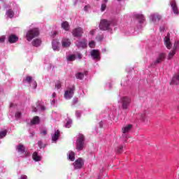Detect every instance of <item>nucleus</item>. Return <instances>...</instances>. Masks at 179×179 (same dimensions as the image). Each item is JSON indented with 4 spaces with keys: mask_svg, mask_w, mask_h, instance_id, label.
<instances>
[{
    "mask_svg": "<svg viewBox=\"0 0 179 179\" xmlns=\"http://www.w3.org/2000/svg\"><path fill=\"white\" fill-rule=\"evenodd\" d=\"M40 36V30L38 28H33L27 31L26 34V38L27 41H31L35 37Z\"/></svg>",
    "mask_w": 179,
    "mask_h": 179,
    "instance_id": "obj_1",
    "label": "nucleus"
},
{
    "mask_svg": "<svg viewBox=\"0 0 179 179\" xmlns=\"http://www.w3.org/2000/svg\"><path fill=\"white\" fill-rule=\"evenodd\" d=\"M85 148V135L80 134L76 143V148L77 150H83Z\"/></svg>",
    "mask_w": 179,
    "mask_h": 179,
    "instance_id": "obj_2",
    "label": "nucleus"
},
{
    "mask_svg": "<svg viewBox=\"0 0 179 179\" xmlns=\"http://www.w3.org/2000/svg\"><path fill=\"white\" fill-rule=\"evenodd\" d=\"M131 17L136 22H138V23H145L146 22V17L145 15L141 13H133Z\"/></svg>",
    "mask_w": 179,
    "mask_h": 179,
    "instance_id": "obj_3",
    "label": "nucleus"
},
{
    "mask_svg": "<svg viewBox=\"0 0 179 179\" xmlns=\"http://www.w3.org/2000/svg\"><path fill=\"white\" fill-rule=\"evenodd\" d=\"M170 5L171 8L172 12H173V15L176 16H178L179 15V8L178 5L177 4V1L176 0H171Z\"/></svg>",
    "mask_w": 179,
    "mask_h": 179,
    "instance_id": "obj_4",
    "label": "nucleus"
},
{
    "mask_svg": "<svg viewBox=\"0 0 179 179\" xmlns=\"http://www.w3.org/2000/svg\"><path fill=\"white\" fill-rule=\"evenodd\" d=\"M148 17L150 19V22H152L153 23H156V22H160V20H162V15L157 13L150 14Z\"/></svg>",
    "mask_w": 179,
    "mask_h": 179,
    "instance_id": "obj_5",
    "label": "nucleus"
},
{
    "mask_svg": "<svg viewBox=\"0 0 179 179\" xmlns=\"http://www.w3.org/2000/svg\"><path fill=\"white\" fill-rule=\"evenodd\" d=\"M75 92V85H73L72 87L68 88L67 90L64 92L65 99H71L73 97V93Z\"/></svg>",
    "mask_w": 179,
    "mask_h": 179,
    "instance_id": "obj_6",
    "label": "nucleus"
},
{
    "mask_svg": "<svg viewBox=\"0 0 179 179\" xmlns=\"http://www.w3.org/2000/svg\"><path fill=\"white\" fill-rule=\"evenodd\" d=\"M16 150L18 153H25V156H29L30 152H27L26 147L23 144H20L16 146Z\"/></svg>",
    "mask_w": 179,
    "mask_h": 179,
    "instance_id": "obj_7",
    "label": "nucleus"
},
{
    "mask_svg": "<svg viewBox=\"0 0 179 179\" xmlns=\"http://www.w3.org/2000/svg\"><path fill=\"white\" fill-rule=\"evenodd\" d=\"M122 107L123 110H127L128 108V106L131 103V99L129 97L124 96L122 98Z\"/></svg>",
    "mask_w": 179,
    "mask_h": 179,
    "instance_id": "obj_8",
    "label": "nucleus"
},
{
    "mask_svg": "<svg viewBox=\"0 0 179 179\" xmlns=\"http://www.w3.org/2000/svg\"><path fill=\"white\" fill-rule=\"evenodd\" d=\"M84 164H85V162H83V159L82 158L77 159L73 163L74 168L76 169H82Z\"/></svg>",
    "mask_w": 179,
    "mask_h": 179,
    "instance_id": "obj_9",
    "label": "nucleus"
},
{
    "mask_svg": "<svg viewBox=\"0 0 179 179\" xmlns=\"http://www.w3.org/2000/svg\"><path fill=\"white\" fill-rule=\"evenodd\" d=\"M72 34L73 37H82V34H83V29L81 27L76 28L73 30Z\"/></svg>",
    "mask_w": 179,
    "mask_h": 179,
    "instance_id": "obj_10",
    "label": "nucleus"
},
{
    "mask_svg": "<svg viewBox=\"0 0 179 179\" xmlns=\"http://www.w3.org/2000/svg\"><path fill=\"white\" fill-rule=\"evenodd\" d=\"M164 44L168 50H170L172 47L171 42L170 41V33H168L164 38Z\"/></svg>",
    "mask_w": 179,
    "mask_h": 179,
    "instance_id": "obj_11",
    "label": "nucleus"
},
{
    "mask_svg": "<svg viewBox=\"0 0 179 179\" xmlns=\"http://www.w3.org/2000/svg\"><path fill=\"white\" fill-rule=\"evenodd\" d=\"M71 44H72V43L69 38H65L62 41V45L64 48H68V47H71Z\"/></svg>",
    "mask_w": 179,
    "mask_h": 179,
    "instance_id": "obj_12",
    "label": "nucleus"
},
{
    "mask_svg": "<svg viewBox=\"0 0 179 179\" xmlns=\"http://www.w3.org/2000/svg\"><path fill=\"white\" fill-rule=\"evenodd\" d=\"M19 41V37L15 34H11L8 36V42L10 44H13L15 43H17Z\"/></svg>",
    "mask_w": 179,
    "mask_h": 179,
    "instance_id": "obj_13",
    "label": "nucleus"
},
{
    "mask_svg": "<svg viewBox=\"0 0 179 179\" xmlns=\"http://www.w3.org/2000/svg\"><path fill=\"white\" fill-rule=\"evenodd\" d=\"M6 17L7 19H13L15 17V11L12 9H8L6 12Z\"/></svg>",
    "mask_w": 179,
    "mask_h": 179,
    "instance_id": "obj_14",
    "label": "nucleus"
},
{
    "mask_svg": "<svg viewBox=\"0 0 179 179\" xmlns=\"http://www.w3.org/2000/svg\"><path fill=\"white\" fill-rule=\"evenodd\" d=\"M166 59V54L161 53L159 54L158 58H157L156 61L155 62V64H160L161 62H163Z\"/></svg>",
    "mask_w": 179,
    "mask_h": 179,
    "instance_id": "obj_15",
    "label": "nucleus"
},
{
    "mask_svg": "<svg viewBox=\"0 0 179 179\" xmlns=\"http://www.w3.org/2000/svg\"><path fill=\"white\" fill-rule=\"evenodd\" d=\"M91 55L94 59H100V52L97 50H93L91 52Z\"/></svg>",
    "mask_w": 179,
    "mask_h": 179,
    "instance_id": "obj_16",
    "label": "nucleus"
},
{
    "mask_svg": "<svg viewBox=\"0 0 179 179\" xmlns=\"http://www.w3.org/2000/svg\"><path fill=\"white\" fill-rule=\"evenodd\" d=\"M100 30L106 31L110 30V24L108 23H100L99 24Z\"/></svg>",
    "mask_w": 179,
    "mask_h": 179,
    "instance_id": "obj_17",
    "label": "nucleus"
},
{
    "mask_svg": "<svg viewBox=\"0 0 179 179\" xmlns=\"http://www.w3.org/2000/svg\"><path fill=\"white\" fill-rule=\"evenodd\" d=\"M38 124H40V117L35 116L31 121V125H37Z\"/></svg>",
    "mask_w": 179,
    "mask_h": 179,
    "instance_id": "obj_18",
    "label": "nucleus"
},
{
    "mask_svg": "<svg viewBox=\"0 0 179 179\" xmlns=\"http://www.w3.org/2000/svg\"><path fill=\"white\" fill-rule=\"evenodd\" d=\"M76 45H77L78 48H85V47H86V42L78 41L76 42Z\"/></svg>",
    "mask_w": 179,
    "mask_h": 179,
    "instance_id": "obj_19",
    "label": "nucleus"
},
{
    "mask_svg": "<svg viewBox=\"0 0 179 179\" xmlns=\"http://www.w3.org/2000/svg\"><path fill=\"white\" fill-rule=\"evenodd\" d=\"M67 157L71 162H75V152L73 151H69L67 154Z\"/></svg>",
    "mask_w": 179,
    "mask_h": 179,
    "instance_id": "obj_20",
    "label": "nucleus"
},
{
    "mask_svg": "<svg viewBox=\"0 0 179 179\" xmlns=\"http://www.w3.org/2000/svg\"><path fill=\"white\" fill-rule=\"evenodd\" d=\"M32 159L34 162H41V157L38 156V153L37 152H34L32 155Z\"/></svg>",
    "mask_w": 179,
    "mask_h": 179,
    "instance_id": "obj_21",
    "label": "nucleus"
},
{
    "mask_svg": "<svg viewBox=\"0 0 179 179\" xmlns=\"http://www.w3.org/2000/svg\"><path fill=\"white\" fill-rule=\"evenodd\" d=\"M13 10L15 12V15H19V12L20 11V7H19L18 4L16 3H13Z\"/></svg>",
    "mask_w": 179,
    "mask_h": 179,
    "instance_id": "obj_22",
    "label": "nucleus"
},
{
    "mask_svg": "<svg viewBox=\"0 0 179 179\" xmlns=\"http://www.w3.org/2000/svg\"><path fill=\"white\" fill-rule=\"evenodd\" d=\"M132 129V124H128L127 126L122 127V132L123 134H127L131 131Z\"/></svg>",
    "mask_w": 179,
    "mask_h": 179,
    "instance_id": "obj_23",
    "label": "nucleus"
},
{
    "mask_svg": "<svg viewBox=\"0 0 179 179\" xmlns=\"http://www.w3.org/2000/svg\"><path fill=\"white\" fill-rule=\"evenodd\" d=\"M32 45L34 47H40L41 45V39H35L32 41Z\"/></svg>",
    "mask_w": 179,
    "mask_h": 179,
    "instance_id": "obj_24",
    "label": "nucleus"
},
{
    "mask_svg": "<svg viewBox=\"0 0 179 179\" xmlns=\"http://www.w3.org/2000/svg\"><path fill=\"white\" fill-rule=\"evenodd\" d=\"M58 138H59V130L55 131L54 136L52 137V141L56 142V141H58Z\"/></svg>",
    "mask_w": 179,
    "mask_h": 179,
    "instance_id": "obj_25",
    "label": "nucleus"
},
{
    "mask_svg": "<svg viewBox=\"0 0 179 179\" xmlns=\"http://www.w3.org/2000/svg\"><path fill=\"white\" fill-rule=\"evenodd\" d=\"M62 29H64V30H66V31H69V24L62 23Z\"/></svg>",
    "mask_w": 179,
    "mask_h": 179,
    "instance_id": "obj_26",
    "label": "nucleus"
},
{
    "mask_svg": "<svg viewBox=\"0 0 179 179\" xmlns=\"http://www.w3.org/2000/svg\"><path fill=\"white\" fill-rule=\"evenodd\" d=\"M76 79H80V80H82V79H83V78H85V74L83 73H78L76 75Z\"/></svg>",
    "mask_w": 179,
    "mask_h": 179,
    "instance_id": "obj_27",
    "label": "nucleus"
},
{
    "mask_svg": "<svg viewBox=\"0 0 179 179\" xmlns=\"http://www.w3.org/2000/svg\"><path fill=\"white\" fill-rule=\"evenodd\" d=\"M174 55H176V50H172V51L169 52L168 55V59H171Z\"/></svg>",
    "mask_w": 179,
    "mask_h": 179,
    "instance_id": "obj_28",
    "label": "nucleus"
},
{
    "mask_svg": "<svg viewBox=\"0 0 179 179\" xmlns=\"http://www.w3.org/2000/svg\"><path fill=\"white\" fill-rule=\"evenodd\" d=\"M6 134H8V130L0 131V139H2V138H5V136H6Z\"/></svg>",
    "mask_w": 179,
    "mask_h": 179,
    "instance_id": "obj_29",
    "label": "nucleus"
},
{
    "mask_svg": "<svg viewBox=\"0 0 179 179\" xmlns=\"http://www.w3.org/2000/svg\"><path fill=\"white\" fill-rule=\"evenodd\" d=\"M89 46L90 47V48H94V47H96V43L92 41L89 43Z\"/></svg>",
    "mask_w": 179,
    "mask_h": 179,
    "instance_id": "obj_30",
    "label": "nucleus"
},
{
    "mask_svg": "<svg viewBox=\"0 0 179 179\" xmlns=\"http://www.w3.org/2000/svg\"><path fill=\"white\" fill-rule=\"evenodd\" d=\"M103 38H104V37L103 36V35H98V36L96 37V41H103Z\"/></svg>",
    "mask_w": 179,
    "mask_h": 179,
    "instance_id": "obj_31",
    "label": "nucleus"
},
{
    "mask_svg": "<svg viewBox=\"0 0 179 179\" xmlns=\"http://www.w3.org/2000/svg\"><path fill=\"white\" fill-rule=\"evenodd\" d=\"M68 61H75L76 57L75 55H72L68 57L67 58Z\"/></svg>",
    "mask_w": 179,
    "mask_h": 179,
    "instance_id": "obj_32",
    "label": "nucleus"
},
{
    "mask_svg": "<svg viewBox=\"0 0 179 179\" xmlns=\"http://www.w3.org/2000/svg\"><path fill=\"white\" fill-rule=\"evenodd\" d=\"M106 8H107L106 3H102L101 7V12H104L106 10Z\"/></svg>",
    "mask_w": 179,
    "mask_h": 179,
    "instance_id": "obj_33",
    "label": "nucleus"
},
{
    "mask_svg": "<svg viewBox=\"0 0 179 179\" xmlns=\"http://www.w3.org/2000/svg\"><path fill=\"white\" fill-rule=\"evenodd\" d=\"M26 82H28V83H30L31 80H33V78L31 76H27L26 78Z\"/></svg>",
    "mask_w": 179,
    "mask_h": 179,
    "instance_id": "obj_34",
    "label": "nucleus"
},
{
    "mask_svg": "<svg viewBox=\"0 0 179 179\" xmlns=\"http://www.w3.org/2000/svg\"><path fill=\"white\" fill-rule=\"evenodd\" d=\"M178 47V41H176L173 45V51H176V50H177Z\"/></svg>",
    "mask_w": 179,
    "mask_h": 179,
    "instance_id": "obj_35",
    "label": "nucleus"
},
{
    "mask_svg": "<svg viewBox=\"0 0 179 179\" xmlns=\"http://www.w3.org/2000/svg\"><path fill=\"white\" fill-rule=\"evenodd\" d=\"M38 145L40 149L44 148V145H43V141H39L38 142Z\"/></svg>",
    "mask_w": 179,
    "mask_h": 179,
    "instance_id": "obj_36",
    "label": "nucleus"
},
{
    "mask_svg": "<svg viewBox=\"0 0 179 179\" xmlns=\"http://www.w3.org/2000/svg\"><path fill=\"white\" fill-rule=\"evenodd\" d=\"M122 149H124V147L120 145L117 149V153H121V152H122Z\"/></svg>",
    "mask_w": 179,
    "mask_h": 179,
    "instance_id": "obj_37",
    "label": "nucleus"
},
{
    "mask_svg": "<svg viewBox=\"0 0 179 179\" xmlns=\"http://www.w3.org/2000/svg\"><path fill=\"white\" fill-rule=\"evenodd\" d=\"M5 36H1L0 37V43H4L5 42Z\"/></svg>",
    "mask_w": 179,
    "mask_h": 179,
    "instance_id": "obj_38",
    "label": "nucleus"
},
{
    "mask_svg": "<svg viewBox=\"0 0 179 179\" xmlns=\"http://www.w3.org/2000/svg\"><path fill=\"white\" fill-rule=\"evenodd\" d=\"M89 9H90V6H85L84 7L85 12H87L89 10Z\"/></svg>",
    "mask_w": 179,
    "mask_h": 179,
    "instance_id": "obj_39",
    "label": "nucleus"
},
{
    "mask_svg": "<svg viewBox=\"0 0 179 179\" xmlns=\"http://www.w3.org/2000/svg\"><path fill=\"white\" fill-rule=\"evenodd\" d=\"M100 23H110V21H108L106 19H103V20H101Z\"/></svg>",
    "mask_w": 179,
    "mask_h": 179,
    "instance_id": "obj_40",
    "label": "nucleus"
},
{
    "mask_svg": "<svg viewBox=\"0 0 179 179\" xmlns=\"http://www.w3.org/2000/svg\"><path fill=\"white\" fill-rule=\"evenodd\" d=\"M55 88H56V89H61V83H57L55 85Z\"/></svg>",
    "mask_w": 179,
    "mask_h": 179,
    "instance_id": "obj_41",
    "label": "nucleus"
},
{
    "mask_svg": "<svg viewBox=\"0 0 179 179\" xmlns=\"http://www.w3.org/2000/svg\"><path fill=\"white\" fill-rule=\"evenodd\" d=\"M20 115H22V113H21L20 112H17V113H15V117H16L17 118H20Z\"/></svg>",
    "mask_w": 179,
    "mask_h": 179,
    "instance_id": "obj_42",
    "label": "nucleus"
},
{
    "mask_svg": "<svg viewBox=\"0 0 179 179\" xmlns=\"http://www.w3.org/2000/svg\"><path fill=\"white\" fill-rule=\"evenodd\" d=\"M69 125H71V122L68 121L65 124L66 128H69Z\"/></svg>",
    "mask_w": 179,
    "mask_h": 179,
    "instance_id": "obj_43",
    "label": "nucleus"
},
{
    "mask_svg": "<svg viewBox=\"0 0 179 179\" xmlns=\"http://www.w3.org/2000/svg\"><path fill=\"white\" fill-rule=\"evenodd\" d=\"M41 134H43V135H45L47 134V130L45 129H43L41 131Z\"/></svg>",
    "mask_w": 179,
    "mask_h": 179,
    "instance_id": "obj_44",
    "label": "nucleus"
},
{
    "mask_svg": "<svg viewBox=\"0 0 179 179\" xmlns=\"http://www.w3.org/2000/svg\"><path fill=\"white\" fill-rule=\"evenodd\" d=\"M20 179H27V176L26 175H22Z\"/></svg>",
    "mask_w": 179,
    "mask_h": 179,
    "instance_id": "obj_45",
    "label": "nucleus"
},
{
    "mask_svg": "<svg viewBox=\"0 0 179 179\" xmlns=\"http://www.w3.org/2000/svg\"><path fill=\"white\" fill-rule=\"evenodd\" d=\"M73 103H74V104H76V103H78V99H74Z\"/></svg>",
    "mask_w": 179,
    "mask_h": 179,
    "instance_id": "obj_46",
    "label": "nucleus"
},
{
    "mask_svg": "<svg viewBox=\"0 0 179 179\" xmlns=\"http://www.w3.org/2000/svg\"><path fill=\"white\" fill-rule=\"evenodd\" d=\"M41 110L42 111L45 110V106L41 107Z\"/></svg>",
    "mask_w": 179,
    "mask_h": 179,
    "instance_id": "obj_47",
    "label": "nucleus"
},
{
    "mask_svg": "<svg viewBox=\"0 0 179 179\" xmlns=\"http://www.w3.org/2000/svg\"><path fill=\"white\" fill-rule=\"evenodd\" d=\"M52 48H53V50H57V46H55V45H52Z\"/></svg>",
    "mask_w": 179,
    "mask_h": 179,
    "instance_id": "obj_48",
    "label": "nucleus"
},
{
    "mask_svg": "<svg viewBox=\"0 0 179 179\" xmlns=\"http://www.w3.org/2000/svg\"><path fill=\"white\" fill-rule=\"evenodd\" d=\"M90 34H92V36H94V31H92L90 32Z\"/></svg>",
    "mask_w": 179,
    "mask_h": 179,
    "instance_id": "obj_49",
    "label": "nucleus"
},
{
    "mask_svg": "<svg viewBox=\"0 0 179 179\" xmlns=\"http://www.w3.org/2000/svg\"><path fill=\"white\" fill-rule=\"evenodd\" d=\"M52 97H55V96H57V94H55V93L52 94Z\"/></svg>",
    "mask_w": 179,
    "mask_h": 179,
    "instance_id": "obj_50",
    "label": "nucleus"
},
{
    "mask_svg": "<svg viewBox=\"0 0 179 179\" xmlns=\"http://www.w3.org/2000/svg\"><path fill=\"white\" fill-rule=\"evenodd\" d=\"M33 111L34 112V113H36L37 112V108H34V110H33Z\"/></svg>",
    "mask_w": 179,
    "mask_h": 179,
    "instance_id": "obj_51",
    "label": "nucleus"
},
{
    "mask_svg": "<svg viewBox=\"0 0 179 179\" xmlns=\"http://www.w3.org/2000/svg\"><path fill=\"white\" fill-rule=\"evenodd\" d=\"M13 103H11L10 105V107H13Z\"/></svg>",
    "mask_w": 179,
    "mask_h": 179,
    "instance_id": "obj_52",
    "label": "nucleus"
},
{
    "mask_svg": "<svg viewBox=\"0 0 179 179\" xmlns=\"http://www.w3.org/2000/svg\"><path fill=\"white\" fill-rule=\"evenodd\" d=\"M108 0H103V2H108Z\"/></svg>",
    "mask_w": 179,
    "mask_h": 179,
    "instance_id": "obj_53",
    "label": "nucleus"
},
{
    "mask_svg": "<svg viewBox=\"0 0 179 179\" xmlns=\"http://www.w3.org/2000/svg\"><path fill=\"white\" fill-rule=\"evenodd\" d=\"M34 83H35L36 86H37V83L36 81H34Z\"/></svg>",
    "mask_w": 179,
    "mask_h": 179,
    "instance_id": "obj_54",
    "label": "nucleus"
},
{
    "mask_svg": "<svg viewBox=\"0 0 179 179\" xmlns=\"http://www.w3.org/2000/svg\"><path fill=\"white\" fill-rule=\"evenodd\" d=\"M119 2H121V1H124V0H117Z\"/></svg>",
    "mask_w": 179,
    "mask_h": 179,
    "instance_id": "obj_55",
    "label": "nucleus"
},
{
    "mask_svg": "<svg viewBox=\"0 0 179 179\" xmlns=\"http://www.w3.org/2000/svg\"><path fill=\"white\" fill-rule=\"evenodd\" d=\"M160 30H161V31H162V30H163V28L160 27Z\"/></svg>",
    "mask_w": 179,
    "mask_h": 179,
    "instance_id": "obj_56",
    "label": "nucleus"
},
{
    "mask_svg": "<svg viewBox=\"0 0 179 179\" xmlns=\"http://www.w3.org/2000/svg\"><path fill=\"white\" fill-rule=\"evenodd\" d=\"M178 113H179V106H178Z\"/></svg>",
    "mask_w": 179,
    "mask_h": 179,
    "instance_id": "obj_57",
    "label": "nucleus"
},
{
    "mask_svg": "<svg viewBox=\"0 0 179 179\" xmlns=\"http://www.w3.org/2000/svg\"><path fill=\"white\" fill-rule=\"evenodd\" d=\"M100 128H103V126L100 125Z\"/></svg>",
    "mask_w": 179,
    "mask_h": 179,
    "instance_id": "obj_58",
    "label": "nucleus"
},
{
    "mask_svg": "<svg viewBox=\"0 0 179 179\" xmlns=\"http://www.w3.org/2000/svg\"><path fill=\"white\" fill-rule=\"evenodd\" d=\"M63 23H67L66 22H63Z\"/></svg>",
    "mask_w": 179,
    "mask_h": 179,
    "instance_id": "obj_59",
    "label": "nucleus"
},
{
    "mask_svg": "<svg viewBox=\"0 0 179 179\" xmlns=\"http://www.w3.org/2000/svg\"><path fill=\"white\" fill-rule=\"evenodd\" d=\"M96 1H99V0H96Z\"/></svg>",
    "mask_w": 179,
    "mask_h": 179,
    "instance_id": "obj_60",
    "label": "nucleus"
}]
</instances>
